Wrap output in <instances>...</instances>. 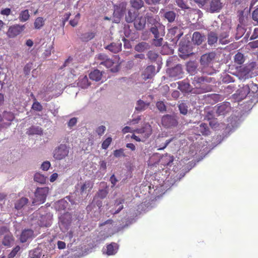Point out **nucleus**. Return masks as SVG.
<instances>
[{
    "mask_svg": "<svg viewBox=\"0 0 258 258\" xmlns=\"http://www.w3.org/2000/svg\"><path fill=\"white\" fill-rule=\"evenodd\" d=\"M96 59L97 63L104 65L107 68H110L112 72H117L119 70V63L108 58L105 54H100L96 57Z\"/></svg>",
    "mask_w": 258,
    "mask_h": 258,
    "instance_id": "obj_1",
    "label": "nucleus"
},
{
    "mask_svg": "<svg viewBox=\"0 0 258 258\" xmlns=\"http://www.w3.org/2000/svg\"><path fill=\"white\" fill-rule=\"evenodd\" d=\"M49 191L48 187H38L35 192V198L33 201L34 204H41L43 203L46 199Z\"/></svg>",
    "mask_w": 258,
    "mask_h": 258,
    "instance_id": "obj_2",
    "label": "nucleus"
},
{
    "mask_svg": "<svg viewBox=\"0 0 258 258\" xmlns=\"http://www.w3.org/2000/svg\"><path fill=\"white\" fill-rule=\"evenodd\" d=\"M126 5V3L122 2L114 6V10L112 17L113 22L115 23H119L120 22L121 18L125 11Z\"/></svg>",
    "mask_w": 258,
    "mask_h": 258,
    "instance_id": "obj_3",
    "label": "nucleus"
},
{
    "mask_svg": "<svg viewBox=\"0 0 258 258\" xmlns=\"http://www.w3.org/2000/svg\"><path fill=\"white\" fill-rule=\"evenodd\" d=\"M69 148L64 144H60L53 152V157L56 160H61L68 156Z\"/></svg>",
    "mask_w": 258,
    "mask_h": 258,
    "instance_id": "obj_4",
    "label": "nucleus"
},
{
    "mask_svg": "<svg viewBox=\"0 0 258 258\" xmlns=\"http://www.w3.org/2000/svg\"><path fill=\"white\" fill-rule=\"evenodd\" d=\"M25 29V25H14L10 27L7 34L9 37L14 38L20 34Z\"/></svg>",
    "mask_w": 258,
    "mask_h": 258,
    "instance_id": "obj_5",
    "label": "nucleus"
},
{
    "mask_svg": "<svg viewBox=\"0 0 258 258\" xmlns=\"http://www.w3.org/2000/svg\"><path fill=\"white\" fill-rule=\"evenodd\" d=\"M135 133L142 136L146 141L151 135L152 128L150 124L146 123L142 128L136 130Z\"/></svg>",
    "mask_w": 258,
    "mask_h": 258,
    "instance_id": "obj_6",
    "label": "nucleus"
},
{
    "mask_svg": "<svg viewBox=\"0 0 258 258\" xmlns=\"http://www.w3.org/2000/svg\"><path fill=\"white\" fill-rule=\"evenodd\" d=\"M162 124L165 127L168 128L176 126L177 121L174 116L166 115L162 118Z\"/></svg>",
    "mask_w": 258,
    "mask_h": 258,
    "instance_id": "obj_7",
    "label": "nucleus"
},
{
    "mask_svg": "<svg viewBox=\"0 0 258 258\" xmlns=\"http://www.w3.org/2000/svg\"><path fill=\"white\" fill-rule=\"evenodd\" d=\"M231 110V107L229 102H224L218 104L215 107L216 112L218 115H224L228 113Z\"/></svg>",
    "mask_w": 258,
    "mask_h": 258,
    "instance_id": "obj_8",
    "label": "nucleus"
},
{
    "mask_svg": "<svg viewBox=\"0 0 258 258\" xmlns=\"http://www.w3.org/2000/svg\"><path fill=\"white\" fill-rule=\"evenodd\" d=\"M221 0H210L209 7L207 10L210 13L219 12L223 7V4Z\"/></svg>",
    "mask_w": 258,
    "mask_h": 258,
    "instance_id": "obj_9",
    "label": "nucleus"
},
{
    "mask_svg": "<svg viewBox=\"0 0 258 258\" xmlns=\"http://www.w3.org/2000/svg\"><path fill=\"white\" fill-rule=\"evenodd\" d=\"M151 31L155 38L162 37L165 34V26L161 23H158L155 27L151 28Z\"/></svg>",
    "mask_w": 258,
    "mask_h": 258,
    "instance_id": "obj_10",
    "label": "nucleus"
},
{
    "mask_svg": "<svg viewBox=\"0 0 258 258\" xmlns=\"http://www.w3.org/2000/svg\"><path fill=\"white\" fill-rule=\"evenodd\" d=\"M156 73L155 67L153 66L147 67L142 74V78L144 80L151 79Z\"/></svg>",
    "mask_w": 258,
    "mask_h": 258,
    "instance_id": "obj_11",
    "label": "nucleus"
},
{
    "mask_svg": "<svg viewBox=\"0 0 258 258\" xmlns=\"http://www.w3.org/2000/svg\"><path fill=\"white\" fill-rule=\"evenodd\" d=\"M250 87L248 85L243 86L242 88L238 90L235 94L236 99L241 100L244 99L247 94L249 93Z\"/></svg>",
    "mask_w": 258,
    "mask_h": 258,
    "instance_id": "obj_12",
    "label": "nucleus"
},
{
    "mask_svg": "<svg viewBox=\"0 0 258 258\" xmlns=\"http://www.w3.org/2000/svg\"><path fill=\"white\" fill-rule=\"evenodd\" d=\"M169 75L171 77L174 78H180L182 77L183 71L180 65H177L169 71Z\"/></svg>",
    "mask_w": 258,
    "mask_h": 258,
    "instance_id": "obj_13",
    "label": "nucleus"
},
{
    "mask_svg": "<svg viewBox=\"0 0 258 258\" xmlns=\"http://www.w3.org/2000/svg\"><path fill=\"white\" fill-rule=\"evenodd\" d=\"M118 249V245L117 243L112 242L106 246V249L103 250V252L108 255H111L115 254Z\"/></svg>",
    "mask_w": 258,
    "mask_h": 258,
    "instance_id": "obj_14",
    "label": "nucleus"
},
{
    "mask_svg": "<svg viewBox=\"0 0 258 258\" xmlns=\"http://www.w3.org/2000/svg\"><path fill=\"white\" fill-rule=\"evenodd\" d=\"M147 17L139 16L135 20L134 25L137 30H142L145 27Z\"/></svg>",
    "mask_w": 258,
    "mask_h": 258,
    "instance_id": "obj_15",
    "label": "nucleus"
},
{
    "mask_svg": "<svg viewBox=\"0 0 258 258\" xmlns=\"http://www.w3.org/2000/svg\"><path fill=\"white\" fill-rule=\"evenodd\" d=\"M163 136H158L156 140V145L158 148V150H161L164 149L172 141V139L167 140L164 143L160 144V142L163 141Z\"/></svg>",
    "mask_w": 258,
    "mask_h": 258,
    "instance_id": "obj_16",
    "label": "nucleus"
},
{
    "mask_svg": "<svg viewBox=\"0 0 258 258\" xmlns=\"http://www.w3.org/2000/svg\"><path fill=\"white\" fill-rule=\"evenodd\" d=\"M34 237L33 231L30 229L24 230L20 236V241L22 242H26Z\"/></svg>",
    "mask_w": 258,
    "mask_h": 258,
    "instance_id": "obj_17",
    "label": "nucleus"
},
{
    "mask_svg": "<svg viewBox=\"0 0 258 258\" xmlns=\"http://www.w3.org/2000/svg\"><path fill=\"white\" fill-rule=\"evenodd\" d=\"M214 57L213 53L205 54L201 56V63L204 67L208 66Z\"/></svg>",
    "mask_w": 258,
    "mask_h": 258,
    "instance_id": "obj_18",
    "label": "nucleus"
},
{
    "mask_svg": "<svg viewBox=\"0 0 258 258\" xmlns=\"http://www.w3.org/2000/svg\"><path fill=\"white\" fill-rule=\"evenodd\" d=\"M124 200L122 199H119L116 200L114 203V207L110 210V212L112 214H117L123 208L122 205Z\"/></svg>",
    "mask_w": 258,
    "mask_h": 258,
    "instance_id": "obj_19",
    "label": "nucleus"
},
{
    "mask_svg": "<svg viewBox=\"0 0 258 258\" xmlns=\"http://www.w3.org/2000/svg\"><path fill=\"white\" fill-rule=\"evenodd\" d=\"M164 12V10L162 9L160 11V14H163V16L165 19L167 20V21L170 22H173L175 19L176 17V13L172 11H169Z\"/></svg>",
    "mask_w": 258,
    "mask_h": 258,
    "instance_id": "obj_20",
    "label": "nucleus"
},
{
    "mask_svg": "<svg viewBox=\"0 0 258 258\" xmlns=\"http://www.w3.org/2000/svg\"><path fill=\"white\" fill-rule=\"evenodd\" d=\"M205 39V36L199 32H195L192 34V40L194 44L200 45Z\"/></svg>",
    "mask_w": 258,
    "mask_h": 258,
    "instance_id": "obj_21",
    "label": "nucleus"
},
{
    "mask_svg": "<svg viewBox=\"0 0 258 258\" xmlns=\"http://www.w3.org/2000/svg\"><path fill=\"white\" fill-rule=\"evenodd\" d=\"M79 186L80 187V192L82 194H86L88 191H90L92 188L93 183L90 181H86Z\"/></svg>",
    "mask_w": 258,
    "mask_h": 258,
    "instance_id": "obj_22",
    "label": "nucleus"
},
{
    "mask_svg": "<svg viewBox=\"0 0 258 258\" xmlns=\"http://www.w3.org/2000/svg\"><path fill=\"white\" fill-rule=\"evenodd\" d=\"M43 130L39 126H32L27 129L26 134L28 135H40L42 134Z\"/></svg>",
    "mask_w": 258,
    "mask_h": 258,
    "instance_id": "obj_23",
    "label": "nucleus"
},
{
    "mask_svg": "<svg viewBox=\"0 0 258 258\" xmlns=\"http://www.w3.org/2000/svg\"><path fill=\"white\" fill-rule=\"evenodd\" d=\"M102 76V72L98 70H95L91 72L89 74V77L90 79L96 82L101 80Z\"/></svg>",
    "mask_w": 258,
    "mask_h": 258,
    "instance_id": "obj_24",
    "label": "nucleus"
},
{
    "mask_svg": "<svg viewBox=\"0 0 258 258\" xmlns=\"http://www.w3.org/2000/svg\"><path fill=\"white\" fill-rule=\"evenodd\" d=\"M106 48L113 53H117L121 49V44L120 43H112L106 46Z\"/></svg>",
    "mask_w": 258,
    "mask_h": 258,
    "instance_id": "obj_25",
    "label": "nucleus"
},
{
    "mask_svg": "<svg viewBox=\"0 0 258 258\" xmlns=\"http://www.w3.org/2000/svg\"><path fill=\"white\" fill-rule=\"evenodd\" d=\"M88 79L86 76H81L79 78L78 85L82 88H86L90 85Z\"/></svg>",
    "mask_w": 258,
    "mask_h": 258,
    "instance_id": "obj_26",
    "label": "nucleus"
},
{
    "mask_svg": "<svg viewBox=\"0 0 258 258\" xmlns=\"http://www.w3.org/2000/svg\"><path fill=\"white\" fill-rule=\"evenodd\" d=\"M28 202V199L26 198H22L16 202L15 208L17 210L21 209L27 204Z\"/></svg>",
    "mask_w": 258,
    "mask_h": 258,
    "instance_id": "obj_27",
    "label": "nucleus"
},
{
    "mask_svg": "<svg viewBox=\"0 0 258 258\" xmlns=\"http://www.w3.org/2000/svg\"><path fill=\"white\" fill-rule=\"evenodd\" d=\"M30 14L28 10L22 11L19 15L18 19L21 22H25L30 19Z\"/></svg>",
    "mask_w": 258,
    "mask_h": 258,
    "instance_id": "obj_28",
    "label": "nucleus"
},
{
    "mask_svg": "<svg viewBox=\"0 0 258 258\" xmlns=\"http://www.w3.org/2000/svg\"><path fill=\"white\" fill-rule=\"evenodd\" d=\"M14 239L11 234H6L3 240V244L7 246H11L13 244Z\"/></svg>",
    "mask_w": 258,
    "mask_h": 258,
    "instance_id": "obj_29",
    "label": "nucleus"
},
{
    "mask_svg": "<svg viewBox=\"0 0 258 258\" xmlns=\"http://www.w3.org/2000/svg\"><path fill=\"white\" fill-rule=\"evenodd\" d=\"M47 179V177L42 174L37 172L36 173L34 176V180L40 183H45Z\"/></svg>",
    "mask_w": 258,
    "mask_h": 258,
    "instance_id": "obj_30",
    "label": "nucleus"
},
{
    "mask_svg": "<svg viewBox=\"0 0 258 258\" xmlns=\"http://www.w3.org/2000/svg\"><path fill=\"white\" fill-rule=\"evenodd\" d=\"M147 18L148 19V21L152 24V27H155L158 23H161L160 22L159 17L158 16H156L155 17L150 16L148 14L146 15Z\"/></svg>",
    "mask_w": 258,
    "mask_h": 258,
    "instance_id": "obj_31",
    "label": "nucleus"
},
{
    "mask_svg": "<svg viewBox=\"0 0 258 258\" xmlns=\"http://www.w3.org/2000/svg\"><path fill=\"white\" fill-rule=\"evenodd\" d=\"M149 105V103H146L143 101L140 100L137 102L136 109L139 111H143L145 110Z\"/></svg>",
    "mask_w": 258,
    "mask_h": 258,
    "instance_id": "obj_32",
    "label": "nucleus"
},
{
    "mask_svg": "<svg viewBox=\"0 0 258 258\" xmlns=\"http://www.w3.org/2000/svg\"><path fill=\"white\" fill-rule=\"evenodd\" d=\"M149 48L148 43L145 42L139 43L135 47V49L138 52H143Z\"/></svg>",
    "mask_w": 258,
    "mask_h": 258,
    "instance_id": "obj_33",
    "label": "nucleus"
},
{
    "mask_svg": "<svg viewBox=\"0 0 258 258\" xmlns=\"http://www.w3.org/2000/svg\"><path fill=\"white\" fill-rule=\"evenodd\" d=\"M197 128L203 135H208L210 133L208 126L205 123H201L199 126L197 127Z\"/></svg>",
    "mask_w": 258,
    "mask_h": 258,
    "instance_id": "obj_34",
    "label": "nucleus"
},
{
    "mask_svg": "<svg viewBox=\"0 0 258 258\" xmlns=\"http://www.w3.org/2000/svg\"><path fill=\"white\" fill-rule=\"evenodd\" d=\"M45 20L42 17L37 18L34 23V27L36 29H40L44 25Z\"/></svg>",
    "mask_w": 258,
    "mask_h": 258,
    "instance_id": "obj_35",
    "label": "nucleus"
},
{
    "mask_svg": "<svg viewBox=\"0 0 258 258\" xmlns=\"http://www.w3.org/2000/svg\"><path fill=\"white\" fill-rule=\"evenodd\" d=\"M217 35L214 32H210L208 35V42L210 45H213L217 42Z\"/></svg>",
    "mask_w": 258,
    "mask_h": 258,
    "instance_id": "obj_36",
    "label": "nucleus"
},
{
    "mask_svg": "<svg viewBox=\"0 0 258 258\" xmlns=\"http://www.w3.org/2000/svg\"><path fill=\"white\" fill-rule=\"evenodd\" d=\"M196 69L197 66L195 62L190 61L187 63L186 70L191 75H194L196 73Z\"/></svg>",
    "mask_w": 258,
    "mask_h": 258,
    "instance_id": "obj_37",
    "label": "nucleus"
},
{
    "mask_svg": "<svg viewBox=\"0 0 258 258\" xmlns=\"http://www.w3.org/2000/svg\"><path fill=\"white\" fill-rule=\"evenodd\" d=\"M178 88L183 92L190 91L189 84L185 82H179Z\"/></svg>",
    "mask_w": 258,
    "mask_h": 258,
    "instance_id": "obj_38",
    "label": "nucleus"
},
{
    "mask_svg": "<svg viewBox=\"0 0 258 258\" xmlns=\"http://www.w3.org/2000/svg\"><path fill=\"white\" fill-rule=\"evenodd\" d=\"M39 224L41 226L48 227L50 225V216L42 217Z\"/></svg>",
    "mask_w": 258,
    "mask_h": 258,
    "instance_id": "obj_39",
    "label": "nucleus"
},
{
    "mask_svg": "<svg viewBox=\"0 0 258 258\" xmlns=\"http://www.w3.org/2000/svg\"><path fill=\"white\" fill-rule=\"evenodd\" d=\"M130 3L133 8L138 10L144 6V2L142 0H130Z\"/></svg>",
    "mask_w": 258,
    "mask_h": 258,
    "instance_id": "obj_40",
    "label": "nucleus"
},
{
    "mask_svg": "<svg viewBox=\"0 0 258 258\" xmlns=\"http://www.w3.org/2000/svg\"><path fill=\"white\" fill-rule=\"evenodd\" d=\"M228 33L227 31L223 32L219 36V41L221 44H225L228 43L227 38Z\"/></svg>",
    "mask_w": 258,
    "mask_h": 258,
    "instance_id": "obj_41",
    "label": "nucleus"
},
{
    "mask_svg": "<svg viewBox=\"0 0 258 258\" xmlns=\"http://www.w3.org/2000/svg\"><path fill=\"white\" fill-rule=\"evenodd\" d=\"M41 255V250L40 248H36L29 253L30 258H40Z\"/></svg>",
    "mask_w": 258,
    "mask_h": 258,
    "instance_id": "obj_42",
    "label": "nucleus"
},
{
    "mask_svg": "<svg viewBox=\"0 0 258 258\" xmlns=\"http://www.w3.org/2000/svg\"><path fill=\"white\" fill-rule=\"evenodd\" d=\"M146 4L148 5H158L159 4H162L163 5H166L169 0H144Z\"/></svg>",
    "mask_w": 258,
    "mask_h": 258,
    "instance_id": "obj_43",
    "label": "nucleus"
},
{
    "mask_svg": "<svg viewBox=\"0 0 258 258\" xmlns=\"http://www.w3.org/2000/svg\"><path fill=\"white\" fill-rule=\"evenodd\" d=\"M95 37V33L93 32H87L84 33L81 37V39L84 41H88L92 39Z\"/></svg>",
    "mask_w": 258,
    "mask_h": 258,
    "instance_id": "obj_44",
    "label": "nucleus"
},
{
    "mask_svg": "<svg viewBox=\"0 0 258 258\" xmlns=\"http://www.w3.org/2000/svg\"><path fill=\"white\" fill-rule=\"evenodd\" d=\"M175 4L182 10L188 9L189 7L184 0H175Z\"/></svg>",
    "mask_w": 258,
    "mask_h": 258,
    "instance_id": "obj_45",
    "label": "nucleus"
},
{
    "mask_svg": "<svg viewBox=\"0 0 258 258\" xmlns=\"http://www.w3.org/2000/svg\"><path fill=\"white\" fill-rule=\"evenodd\" d=\"M136 14L135 12H132L131 11H128L127 14L125 16V21L127 23H131L135 20V16Z\"/></svg>",
    "mask_w": 258,
    "mask_h": 258,
    "instance_id": "obj_46",
    "label": "nucleus"
},
{
    "mask_svg": "<svg viewBox=\"0 0 258 258\" xmlns=\"http://www.w3.org/2000/svg\"><path fill=\"white\" fill-rule=\"evenodd\" d=\"M234 62L238 64H241L244 62L243 55L241 53H238L234 56Z\"/></svg>",
    "mask_w": 258,
    "mask_h": 258,
    "instance_id": "obj_47",
    "label": "nucleus"
},
{
    "mask_svg": "<svg viewBox=\"0 0 258 258\" xmlns=\"http://www.w3.org/2000/svg\"><path fill=\"white\" fill-rule=\"evenodd\" d=\"M173 159L174 158L173 156L166 155L162 159V162H163L165 161L163 163L164 165H169L170 164L173 162Z\"/></svg>",
    "mask_w": 258,
    "mask_h": 258,
    "instance_id": "obj_48",
    "label": "nucleus"
},
{
    "mask_svg": "<svg viewBox=\"0 0 258 258\" xmlns=\"http://www.w3.org/2000/svg\"><path fill=\"white\" fill-rule=\"evenodd\" d=\"M14 115L13 113L10 112L5 111L3 114L4 119L7 120L9 121H11L14 119Z\"/></svg>",
    "mask_w": 258,
    "mask_h": 258,
    "instance_id": "obj_49",
    "label": "nucleus"
},
{
    "mask_svg": "<svg viewBox=\"0 0 258 258\" xmlns=\"http://www.w3.org/2000/svg\"><path fill=\"white\" fill-rule=\"evenodd\" d=\"M209 124L211 127L214 130H219L221 127L222 124H220L218 122V121L216 119L211 120Z\"/></svg>",
    "mask_w": 258,
    "mask_h": 258,
    "instance_id": "obj_50",
    "label": "nucleus"
},
{
    "mask_svg": "<svg viewBox=\"0 0 258 258\" xmlns=\"http://www.w3.org/2000/svg\"><path fill=\"white\" fill-rule=\"evenodd\" d=\"M243 70L242 71H241L239 73V75L240 77H241L242 79H245L249 77V70L246 67H244L242 69Z\"/></svg>",
    "mask_w": 258,
    "mask_h": 258,
    "instance_id": "obj_51",
    "label": "nucleus"
},
{
    "mask_svg": "<svg viewBox=\"0 0 258 258\" xmlns=\"http://www.w3.org/2000/svg\"><path fill=\"white\" fill-rule=\"evenodd\" d=\"M179 51L182 53L183 56H188L191 53L188 50L187 46L185 45H181L179 48Z\"/></svg>",
    "mask_w": 258,
    "mask_h": 258,
    "instance_id": "obj_52",
    "label": "nucleus"
},
{
    "mask_svg": "<svg viewBox=\"0 0 258 258\" xmlns=\"http://www.w3.org/2000/svg\"><path fill=\"white\" fill-rule=\"evenodd\" d=\"M180 112L183 114H186L187 112V106L184 103H181L178 106Z\"/></svg>",
    "mask_w": 258,
    "mask_h": 258,
    "instance_id": "obj_53",
    "label": "nucleus"
},
{
    "mask_svg": "<svg viewBox=\"0 0 258 258\" xmlns=\"http://www.w3.org/2000/svg\"><path fill=\"white\" fill-rule=\"evenodd\" d=\"M148 57L151 61H155L159 57V55L156 52L151 50L148 52Z\"/></svg>",
    "mask_w": 258,
    "mask_h": 258,
    "instance_id": "obj_54",
    "label": "nucleus"
},
{
    "mask_svg": "<svg viewBox=\"0 0 258 258\" xmlns=\"http://www.w3.org/2000/svg\"><path fill=\"white\" fill-rule=\"evenodd\" d=\"M108 194V191L106 189H100L97 192L96 197L100 199H103L105 198Z\"/></svg>",
    "mask_w": 258,
    "mask_h": 258,
    "instance_id": "obj_55",
    "label": "nucleus"
},
{
    "mask_svg": "<svg viewBox=\"0 0 258 258\" xmlns=\"http://www.w3.org/2000/svg\"><path fill=\"white\" fill-rule=\"evenodd\" d=\"M50 166V162L48 161H45L42 163L40 169L43 171H46L49 169Z\"/></svg>",
    "mask_w": 258,
    "mask_h": 258,
    "instance_id": "obj_56",
    "label": "nucleus"
},
{
    "mask_svg": "<svg viewBox=\"0 0 258 258\" xmlns=\"http://www.w3.org/2000/svg\"><path fill=\"white\" fill-rule=\"evenodd\" d=\"M80 18V14L78 13L75 17L73 20H71L70 21V25L73 27H75L77 25L78 22Z\"/></svg>",
    "mask_w": 258,
    "mask_h": 258,
    "instance_id": "obj_57",
    "label": "nucleus"
},
{
    "mask_svg": "<svg viewBox=\"0 0 258 258\" xmlns=\"http://www.w3.org/2000/svg\"><path fill=\"white\" fill-rule=\"evenodd\" d=\"M112 142V138L111 137L107 138L104 140L102 144V148L103 149H106L109 147V145Z\"/></svg>",
    "mask_w": 258,
    "mask_h": 258,
    "instance_id": "obj_58",
    "label": "nucleus"
},
{
    "mask_svg": "<svg viewBox=\"0 0 258 258\" xmlns=\"http://www.w3.org/2000/svg\"><path fill=\"white\" fill-rule=\"evenodd\" d=\"M107 162L104 160H101L99 162V169L104 173L106 172Z\"/></svg>",
    "mask_w": 258,
    "mask_h": 258,
    "instance_id": "obj_59",
    "label": "nucleus"
},
{
    "mask_svg": "<svg viewBox=\"0 0 258 258\" xmlns=\"http://www.w3.org/2000/svg\"><path fill=\"white\" fill-rule=\"evenodd\" d=\"M32 108L34 110H37V111H41L42 109V106L40 104V103H39L37 101H35L34 102V103L32 105Z\"/></svg>",
    "mask_w": 258,
    "mask_h": 258,
    "instance_id": "obj_60",
    "label": "nucleus"
},
{
    "mask_svg": "<svg viewBox=\"0 0 258 258\" xmlns=\"http://www.w3.org/2000/svg\"><path fill=\"white\" fill-rule=\"evenodd\" d=\"M156 106L157 108L161 111H165L166 109V106L164 103L162 101L157 102L156 103Z\"/></svg>",
    "mask_w": 258,
    "mask_h": 258,
    "instance_id": "obj_61",
    "label": "nucleus"
},
{
    "mask_svg": "<svg viewBox=\"0 0 258 258\" xmlns=\"http://www.w3.org/2000/svg\"><path fill=\"white\" fill-rule=\"evenodd\" d=\"M163 38L161 36L154 39L153 44L156 46H160L162 44Z\"/></svg>",
    "mask_w": 258,
    "mask_h": 258,
    "instance_id": "obj_62",
    "label": "nucleus"
},
{
    "mask_svg": "<svg viewBox=\"0 0 258 258\" xmlns=\"http://www.w3.org/2000/svg\"><path fill=\"white\" fill-rule=\"evenodd\" d=\"M106 130V127L104 125H101L99 126L97 129H96V132L97 133L100 135L101 136L103 135Z\"/></svg>",
    "mask_w": 258,
    "mask_h": 258,
    "instance_id": "obj_63",
    "label": "nucleus"
},
{
    "mask_svg": "<svg viewBox=\"0 0 258 258\" xmlns=\"http://www.w3.org/2000/svg\"><path fill=\"white\" fill-rule=\"evenodd\" d=\"M77 122V118L76 117H73L71 118L68 123V126L70 127H72L76 125Z\"/></svg>",
    "mask_w": 258,
    "mask_h": 258,
    "instance_id": "obj_64",
    "label": "nucleus"
}]
</instances>
